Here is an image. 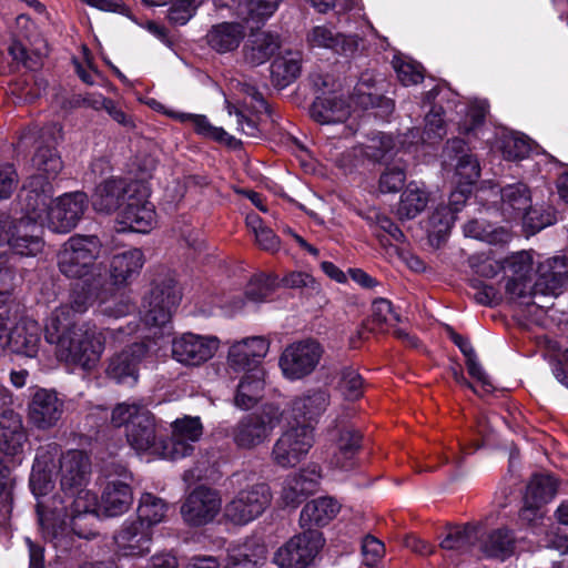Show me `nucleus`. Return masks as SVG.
Wrapping results in <instances>:
<instances>
[{
    "label": "nucleus",
    "instance_id": "obj_11",
    "mask_svg": "<svg viewBox=\"0 0 568 568\" xmlns=\"http://www.w3.org/2000/svg\"><path fill=\"white\" fill-rule=\"evenodd\" d=\"M271 504L270 488L255 484L240 490L225 506V516L236 525H245L261 516Z\"/></svg>",
    "mask_w": 568,
    "mask_h": 568
},
{
    "label": "nucleus",
    "instance_id": "obj_7",
    "mask_svg": "<svg viewBox=\"0 0 568 568\" xmlns=\"http://www.w3.org/2000/svg\"><path fill=\"white\" fill-rule=\"evenodd\" d=\"M324 354L323 346L315 339L306 338L287 345L280 356L282 374L290 381L311 375Z\"/></svg>",
    "mask_w": 568,
    "mask_h": 568
},
{
    "label": "nucleus",
    "instance_id": "obj_60",
    "mask_svg": "<svg viewBox=\"0 0 568 568\" xmlns=\"http://www.w3.org/2000/svg\"><path fill=\"white\" fill-rule=\"evenodd\" d=\"M373 322L383 328L398 322V315L393 310L392 303L385 298L375 300L372 306Z\"/></svg>",
    "mask_w": 568,
    "mask_h": 568
},
{
    "label": "nucleus",
    "instance_id": "obj_10",
    "mask_svg": "<svg viewBox=\"0 0 568 568\" xmlns=\"http://www.w3.org/2000/svg\"><path fill=\"white\" fill-rule=\"evenodd\" d=\"M361 447V435L345 426L329 433L325 464L333 473H345L357 465V453Z\"/></svg>",
    "mask_w": 568,
    "mask_h": 568
},
{
    "label": "nucleus",
    "instance_id": "obj_22",
    "mask_svg": "<svg viewBox=\"0 0 568 568\" xmlns=\"http://www.w3.org/2000/svg\"><path fill=\"white\" fill-rule=\"evenodd\" d=\"M131 480V474L122 468L119 478L108 481L101 496V514L114 517L122 515L130 508L133 500L130 487Z\"/></svg>",
    "mask_w": 568,
    "mask_h": 568
},
{
    "label": "nucleus",
    "instance_id": "obj_19",
    "mask_svg": "<svg viewBox=\"0 0 568 568\" xmlns=\"http://www.w3.org/2000/svg\"><path fill=\"white\" fill-rule=\"evenodd\" d=\"M535 294L558 296L568 282V258L546 257L537 263Z\"/></svg>",
    "mask_w": 568,
    "mask_h": 568
},
{
    "label": "nucleus",
    "instance_id": "obj_3",
    "mask_svg": "<svg viewBox=\"0 0 568 568\" xmlns=\"http://www.w3.org/2000/svg\"><path fill=\"white\" fill-rule=\"evenodd\" d=\"M63 494L65 498L60 501L61 506L55 505V498L39 499L37 513L44 537L49 538L57 549L68 551L72 548L73 537L64 534L62 528L58 531L54 524H64L65 518H69L73 535L90 539L95 535L93 525L101 510L95 494L87 487Z\"/></svg>",
    "mask_w": 568,
    "mask_h": 568
},
{
    "label": "nucleus",
    "instance_id": "obj_13",
    "mask_svg": "<svg viewBox=\"0 0 568 568\" xmlns=\"http://www.w3.org/2000/svg\"><path fill=\"white\" fill-rule=\"evenodd\" d=\"M219 348L213 336L184 333L172 341L173 358L186 366H199L212 358Z\"/></svg>",
    "mask_w": 568,
    "mask_h": 568
},
{
    "label": "nucleus",
    "instance_id": "obj_53",
    "mask_svg": "<svg viewBox=\"0 0 568 568\" xmlns=\"http://www.w3.org/2000/svg\"><path fill=\"white\" fill-rule=\"evenodd\" d=\"M503 155L507 160H520L530 152L529 140L519 133H510L501 141Z\"/></svg>",
    "mask_w": 568,
    "mask_h": 568
},
{
    "label": "nucleus",
    "instance_id": "obj_52",
    "mask_svg": "<svg viewBox=\"0 0 568 568\" xmlns=\"http://www.w3.org/2000/svg\"><path fill=\"white\" fill-rule=\"evenodd\" d=\"M393 67L402 84L408 87L419 83L424 79L422 67L402 57H394Z\"/></svg>",
    "mask_w": 568,
    "mask_h": 568
},
{
    "label": "nucleus",
    "instance_id": "obj_50",
    "mask_svg": "<svg viewBox=\"0 0 568 568\" xmlns=\"http://www.w3.org/2000/svg\"><path fill=\"white\" fill-rule=\"evenodd\" d=\"M520 217L523 219L524 226L530 234H535L556 222L555 213L550 209L544 210L529 206Z\"/></svg>",
    "mask_w": 568,
    "mask_h": 568
},
{
    "label": "nucleus",
    "instance_id": "obj_51",
    "mask_svg": "<svg viewBox=\"0 0 568 568\" xmlns=\"http://www.w3.org/2000/svg\"><path fill=\"white\" fill-rule=\"evenodd\" d=\"M337 388L346 399H357L363 394V378L355 369L343 368L339 373Z\"/></svg>",
    "mask_w": 568,
    "mask_h": 568
},
{
    "label": "nucleus",
    "instance_id": "obj_33",
    "mask_svg": "<svg viewBox=\"0 0 568 568\" xmlns=\"http://www.w3.org/2000/svg\"><path fill=\"white\" fill-rule=\"evenodd\" d=\"M244 36L245 29L241 23L222 22L213 26L206 38L209 45L213 50L225 53L239 48Z\"/></svg>",
    "mask_w": 568,
    "mask_h": 568
},
{
    "label": "nucleus",
    "instance_id": "obj_56",
    "mask_svg": "<svg viewBox=\"0 0 568 568\" xmlns=\"http://www.w3.org/2000/svg\"><path fill=\"white\" fill-rule=\"evenodd\" d=\"M480 168L478 160L471 154H463L458 158L456 164V175L459 178L458 183L470 185L479 178Z\"/></svg>",
    "mask_w": 568,
    "mask_h": 568
},
{
    "label": "nucleus",
    "instance_id": "obj_21",
    "mask_svg": "<svg viewBox=\"0 0 568 568\" xmlns=\"http://www.w3.org/2000/svg\"><path fill=\"white\" fill-rule=\"evenodd\" d=\"M120 222L133 232H150L156 224L154 204L146 199L144 192L130 193L125 206L120 212Z\"/></svg>",
    "mask_w": 568,
    "mask_h": 568
},
{
    "label": "nucleus",
    "instance_id": "obj_1",
    "mask_svg": "<svg viewBox=\"0 0 568 568\" xmlns=\"http://www.w3.org/2000/svg\"><path fill=\"white\" fill-rule=\"evenodd\" d=\"M102 274L93 280H82L70 292L68 302L57 307L45 324V339L54 345L59 361L79 366L84 371L94 369L105 349L108 337L123 342L134 333L138 324L130 323L126 331L102 329L91 322H77L97 302V293L102 288Z\"/></svg>",
    "mask_w": 568,
    "mask_h": 568
},
{
    "label": "nucleus",
    "instance_id": "obj_28",
    "mask_svg": "<svg viewBox=\"0 0 568 568\" xmlns=\"http://www.w3.org/2000/svg\"><path fill=\"white\" fill-rule=\"evenodd\" d=\"M152 531L141 523L125 521L115 536L118 548L125 556H143L150 551Z\"/></svg>",
    "mask_w": 568,
    "mask_h": 568
},
{
    "label": "nucleus",
    "instance_id": "obj_2",
    "mask_svg": "<svg viewBox=\"0 0 568 568\" xmlns=\"http://www.w3.org/2000/svg\"><path fill=\"white\" fill-rule=\"evenodd\" d=\"M53 187L41 175L32 176L24 187L23 210L26 217L18 222L0 221V243L20 255H36L41 250L38 224L55 233H68L82 217L88 197L83 192L65 193L52 200Z\"/></svg>",
    "mask_w": 568,
    "mask_h": 568
},
{
    "label": "nucleus",
    "instance_id": "obj_34",
    "mask_svg": "<svg viewBox=\"0 0 568 568\" xmlns=\"http://www.w3.org/2000/svg\"><path fill=\"white\" fill-rule=\"evenodd\" d=\"M144 264V255L139 248H131L113 255L110 274L114 284H125L139 275Z\"/></svg>",
    "mask_w": 568,
    "mask_h": 568
},
{
    "label": "nucleus",
    "instance_id": "obj_6",
    "mask_svg": "<svg viewBox=\"0 0 568 568\" xmlns=\"http://www.w3.org/2000/svg\"><path fill=\"white\" fill-rule=\"evenodd\" d=\"M278 407L265 405L260 412L245 415L231 429V437L240 449H254L265 443L278 425Z\"/></svg>",
    "mask_w": 568,
    "mask_h": 568
},
{
    "label": "nucleus",
    "instance_id": "obj_27",
    "mask_svg": "<svg viewBox=\"0 0 568 568\" xmlns=\"http://www.w3.org/2000/svg\"><path fill=\"white\" fill-rule=\"evenodd\" d=\"M41 326L29 317L21 318L9 334V347L27 357L37 356L41 345Z\"/></svg>",
    "mask_w": 568,
    "mask_h": 568
},
{
    "label": "nucleus",
    "instance_id": "obj_4",
    "mask_svg": "<svg viewBox=\"0 0 568 568\" xmlns=\"http://www.w3.org/2000/svg\"><path fill=\"white\" fill-rule=\"evenodd\" d=\"M180 301L181 291L174 280L165 278L153 284L143 304V322L150 331L148 337L161 338L171 334V316Z\"/></svg>",
    "mask_w": 568,
    "mask_h": 568
},
{
    "label": "nucleus",
    "instance_id": "obj_39",
    "mask_svg": "<svg viewBox=\"0 0 568 568\" xmlns=\"http://www.w3.org/2000/svg\"><path fill=\"white\" fill-rule=\"evenodd\" d=\"M302 55L300 52H286L278 55L271 64L272 81L276 87L284 88L293 82L301 72Z\"/></svg>",
    "mask_w": 568,
    "mask_h": 568
},
{
    "label": "nucleus",
    "instance_id": "obj_17",
    "mask_svg": "<svg viewBox=\"0 0 568 568\" xmlns=\"http://www.w3.org/2000/svg\"><path fill=\"white\" fill-rule=\"evenodd\" d=\"M55 469L62 491H74L89 484L91 462L82 450L72 449L60 455Z\"/></svg>",
    "mask_w": 568,
    "mask_h": 568
},
{
    "label": "nucleus",
    "instance_id": "obj_47",
    "mask_svg": "<svg viewBox=\"0 0 568 568\" xmlns=\"http://www.w3.org/2000/svg\"><path fill=\"white\" fill-rule=\"evenodd\" d=\"M281 0H239L237 14L243 19L264 20L273 16Z\"/></svg>",
    "mask_w": 568,
    "mask_h": 568
},
{
    "label": "nucleus",
    "instance_id": "obj_49",
    "mask_svg": "<svg viewBox=\"0 0 568 568\" xmlns=\"http://www.w3.org/2000/svg\"><path fill=\"white\" fill-rule=\"evenodd\" d=\"M505 271L509 273L508 280H530L532 256L529 252H517L505 258Z\"/></svg>",
    "mask_w": 568,
    "mask_h": 568
},
{
    "label": "nucleus",
    "instance_id": "obj_25",
    "mask_svg": "<svg viewBox=\"0 0 568 568\" xmlns=\"http://www.w3.org/2000/svg\"><path fill=\"white\" fill-rule=\"evenodd\" d=\"M351 114L352 104L339 92L316 98L311 108L312 119L320 124L343 123Z\"/></svg>",
    "mask_w": 568,
    "mask_h": 568
},
{
    "label": "nucleus",
    "instance_id": "obj_14",
    "mask_svg": "<svg viewBox=\"0 0 568 568\" xmlns=\"http://www.w3.org/2000/svg\"><path fill=\"white\" fill-rule=\"evenodd\" d=\"M222 500L219 493L205 486L195 488L181 506L185 523L202 526L212 521L221 510Z\"/></svg>",
    "mask_w": 568,
    "mask_h": 568
},
{
    "label": "nucleus",
    "instance_id": "obj_42",
    "mask_svg": "<svg viewBox=\"0 0 568 568\" xmlns=\"http://www.w3.org/2000/svg\"><path fill=\"white\" fill-rule=\"evenodd\" d=\"M464 234L489 244H504L510 240L508 230L493 226L484 220H473L464 225Z\"/></svg>",
    "mask_w": 568,
    "mask_h": 568
},
{
    "label": "nucleus",
    "instance_id": "obj_24",
    "mask_svg": "<svg viewBox=\"0 0 568 568\" xmlns=\"http://www.w3.org/2000/svg\"><path fill=\"white\" fill-rule=\"evenodd\" d=\"M131 191V185L124 180L106 179L97 185L92 195V205L100 213H113L126 203Z\"/></svg>",
    "mask_w": 568,
    "mask_h": 568
},
{
    "label": "nucleus",
    "instance_id": "obj_12",
    "mask_svg": "<svg viewBox=\"0 0 568 568\" xmlns=\"http://www.w3.org/2000/svg\"><path fill=\"white\" fill-rule=\"evenodd\" d=\"M203 435L199 416H183L171 424V438L164 442L163 459L179 460L190 456Z\"/></svg>",
    "mask_w": 568,
    "mask_h": 568
},
{
    "label": "nucleus",
    "instance_id": "obj_46",
    "mask_svg": "<svg viewBox=\"0 0 568 568\" xmlns=\"http://www.w3.org/2000/svg\"><path fill=\"white\" fill-rule=\"evenodd\" d=\"M33 166L41 173L47 174V179H54L62 170L63 163L54 148L40 146L38 148L33 159Z\"/></svg>",
    "mask_w": 568,
    "mask_h": 568
},
{
    "label": "nucleus",
    "instance_id": "obj_44",
    "mask_svg": "<svg viewBox=\"0 0 568 568\" xmlns=\"http://www.w3.org/2000/svg\"><path fill=\"white\" fill-rule=\"evenodd\" d=\"M557 493V480L550 475H536L527 486L526 501L544 505L549 503Z\"/></svg>",
    "mask_w": 568,
    "mask_h": 568
},
{
    "label": "nucleus",
    "instance_id": "obj_9",
    "mask_svg": "<svg viewBox=\"0 0 568 568\" xmlns=\"http://www.w3.org/2000/svg\"><path fill=\"white\" fill-rule=\"evenodd\" d=\"M323 544L322 534L308 529L280 547L274 554L273 562L278 568H305L313 562Z\"/></svg>",
    "mask_w": 568,
    "mask_h": 568
},
{
    "label": "nucleus",
    "instance_id": "obj_61",
    "mask_svg": "<svg viewBox=\"0 0 568 568\" xmlns=\"http://www.w3.org/2000/svg\"><path fill=\"white\" fill-rule=\"evenodd\" d=\"M204 0H176L169 12V19L175 24H185Z\"/></svg>",
    "mask_w": 568,
    "mask_h": 568
},
{
    "label": "nucleus",
    "instance_id": "obj_30",
    "mask_svg": "<svg viewBox=\"0 0 568 568\" xmlns=\"http://www.w3.org/2000/svg\"><path fill=\"white\" fill-rule=\"evenodd\" d=\"M320 478V470L315 465L287 477L282 490L283 503L286 506L295 507L303 495L315 490Z\"/></svg>",
    "mask_w": 568,
    "mask_h": 568
},
{
    "label": "nucleus",
    "instance_id": "obj_38",
    "mask_svg": "<svg viewBox=\"0 0 568 568\" xmlns=\"http://www.w3.org/2000/svg\"><path fill=\"white\" fill-rule=\"evenodd\" d=\"M501 211L506 219L520 217L530 206V192L523 183L507 185L500 190Z\"/></svg>",
    "mask_w": 568,
    "mask_h": 568
},
{
    "label": "nucleus",
    "instance_id": "obj_45",
    "mask_svg": "<svg viewBox=\"0 0 568 568\" xmlns=\"http://www.w3.org/2000/svg\"><path fill=\"white\" fill-rule=\"evenodd\" d=\"M477 538L478 532L474 526L454 527L448 530L440 542V547L445 550L466 551L474 545Z\"/></svg>",
    "mask_w": 568,
    "mask_h": 568
},
{
    "label": "nucleus",
    "instance_id": "obj_23",
    "mask_svg": "<svg viewBox=\"0 0 568 568\" xmlns=\"http://www.w3.org/2000/svg\"><path fill=\"white\" fill-rule=\"evenodd\" d=\"M58 455L59 449L55 444L41 447L37 453L30 476V487L38 499L45 497L53 488L52 474L57 468L54 459Z\"/></svg>",
    "mask_w": 568,
    "mask_h": 568
},
{
    "label": "nucleus",
    "instance_id": "obj_48",
    "mask_svg": "<svg viewBox=\"0 0 568 568\" xmlns=\"http://www.w3.org/2000/svg\"><path fill=\"white\" fill-rule=\"evenodd\" d=\"M182 121H190L195 131L206 138L233 145L236 142L235 138L231 136L224 129L213 126L206 116L199 114H183L181 115Z\"/></svg>",
    "mask_w": 568,
    "mask_h": 568
},
{
    "label": "nucleus",
    "instance_id": "obj_29",
    "mask_svg": "<svg viewBox=\"0 0 568 568\" xmlns=\"http://www.w3.org/2000/svg\"><path fill=\"white\" fill-rule=\"evenodd\" d=\"M26 439L21 416L12 409H4L0 415V449L14 456L21 452Z\"/></svg>",
    "mask_w": 568,
    "mask_h": 568
},
{
    "label": "nucleus",
    "instance_id": "obj_62",
    "mask_svg": "<svg viewBox=\"0 0 568 568\" xmlns=\"http://www.w3.org/2000/svg\"><path fill=\"white\" fill-rule=\"evenodd\" d=\"M385 555V545L372 535L362 541V556L366 566H376Z\"/></svg>",
    "mask_w": 568,
    "mask_h": 568
},
{
    "label": "nucleus",
    "instance_id": "obj_31",
    "mask_svg": "<svg viewBox=\"0 0 568 568\" xmlns=\"http://www.w3.org/2000/svg\"><path fill=\"white\" fill-rule=\"evenodd\" d=\"M265 559V546L256 540H247L229 548L223 568H260Z\"/></svg>",
    "mask_w": 568,
    "mask_h": 568
},
{
    "label": "nucleus",
    "instance_id": "obj_18",
    "mask_svg": "<svg viewBox=\"0 0 568 568\" xmlns=\"http://www.w3.org/2000/svg\"><path fill=\"white\" fill-rule=\"evenodd\" d=\"M63 409V400L55 392L41 388L33 394L28 404V419L38 429H50L58 424Z\"/></svg>",
    "mask_w": 568,
    "mask_h": 568
},
{
    "label": "nucleus",
    "instance_id": "obj_16",
    "mask_svg": "<svg viewBox=\"0 0 568 568\" xmlns=\"http://www.w3.org/2000/svg\"><path fill=\"white\" fill-rule=\"evenodd\" d=\"M145 343H133L110 357L106 375L119 384L133 385L139 378L141 363L146 358Z\"/></svg>",
    "mask_w": 568,
    "mask_h": 568
},
{
    "label": "nucleus",
    "instance_id": "obj_58",
    "mask_svg": "<svg viewBox=\"0 0 568 568\" xmlns=\"http://www.w3.org/2000/svg\"><path fill=\"white\" fill-rule=\"evenodd\" d=\"M406 180L405 170L402 166H388L379 178V190L383 193H395L402 189Z\"/></svg>",
    "mask_w": 568,
    "mask_h": 568
},
{
    "label": "nucleus",
    "instance_id": "obj_57",
    "mask_svg": "<svg viewBox=\"0 0 568 568\" xmlns=\"http://www.w3.org/2000/svg\"><path fill=\"white\" fill-rule=\"evenodd\" d=\"M145 410L144 407L136 404L121 403L113 408L111 423L115 427L125 426L128 432L129 425L132 424L133 419H138V415H141L142 412Z\"/></svg>",
    "mask_w": 568,
    "mask_h": 568
},
{
    "label": "nucleus",
    "instance_id": "obj_54",
    "mask_svg": "<svg viewBox=\"0 0 568 568\" xmlns=\"http://www.w3.org/2000/svg\"><path fill=\"white\" fill-rule=\"evenodd\" d=\"M394 148L395 142L392 135L378 133L369 139L368 143L363 149V153L372 160L381 161L384 160Z\"/></svg>",
    "mask_w": 568,
    "mask_h": 568
},
{
    "label": "nucleus",
    "instance_id": "obj_55",
    "mask_svg": "<svg viewBox=\"0 0 568 568\" xmlns=\"http://www.w3.org/2000/svg\"><path fill=\"white\" fill-rule=\"evenodd\" d=\"M275 278L271 275L258 274L254 276L247 287L246 297L252 302H263L273 291Z\"/></svg>",
    "mask_w": 568,
    "mask_h": 568
},
{
    "label": "nucleus",
    "instance_id": "obj_35",
    "mask_svg": "<svg viewBox=\"0 0 568 568\" xmlns=\"http://www.w3.org/2000/svg\"><path fill=\"white\" fill-rule=\"evenodd\" d=\"M280 48L278 37L266 31L252 33L244 47V54L247 62L262 64L266 62Z\"/></svg>",
    "mask_w": 568,
    "mask_h": 568
},
{
    "label": "nucleus",
    "instance_id": "obj_41",
    "mask_svg": "<svg viewBox=\"0 0 568 568\" xmlns=\"http://www.w3.org/2000/svg\"><path fill=\"white\" fill-rule=\"evenodd\" d=\"M515 538L506 528L491 530L480 544L481 551L488 557L499 558L501 560L514 554Z\"/></svg>",
    "mask_w": 568,
    "mask_h": 568
},
{
    "label": "nucleus",
    "instance_id": "obj_37",
    "mask_svg": "<svg viewBox=\"0 0 568 568\" xmlns=\"http://www.w3.org/2000/svg\"><path fill=\"white\" fill-rule=\"evenodd\" d=\"M338 510V503L331 497L313 499L303 507L301 524L304 527L324 526L337 515Z\"/></svg>",
    "mask_w": 568,
    "mask_h": 568
},
{
    "label": "nucleus",
    "instance_id": "obj_64",
    "mask_svg": "<svg viewBox=\"0 0 568 568\" xmlns=\"http://www.w3.org/2000/svg\"><path fill=\"white\" fill-rule=\"evenodd\" d=\"M454 222L455 214L445 205L437 206L429 219L430 227L438 236L447 234Z\"/></svg>",
    "mask_w": 568,
    "mask_h": 568
},
{
    "label": "nucleus",
    "instance_id": "obj_5",
    "mask_svg": "<svg viewBox=\"0 0 568 568\" xmlns=\"http://www.w3.org/2000/svg\"><path fill=\"white\" fill-rule=\"evenodd\" d=\"M99 240L95 236H73L65 242L58 255V265L65 276L93 280L102 274L94 263L99 254Z\"/></svg>",
    "mask_w": 568,
    "mask_h": 568
},
{
    "label": "nucleus",
    "instance_id": "obj_15",
    "mask_svg": "<svg viewBox=\"0 0 568 568\" xmlns=\"http://www.w3.org/2000/svg\"><path fill=\"white\" fill-rule=\"evenodd\" d=\"M270 351V342L263 336H251L234 342L227 353V366L236 373L263 368L262 359Z\"/></svg>",
    "mask_w": 568,
    "mask_h": 568
},
{
    "label": "nucleus",
    "instance_id": "obj_26",
    "mask_svg": "<svg viewBox=\"0 0 568 568\" xmlns=\"http://www.w3.org/2000/svg\"><path fill=\"white\" fill-rule=\"evenodd\" d=\"M329 404V395L324 389H313L293 399L290 408V417L297 425L313 422L326 410Z\"/></svg>",
    "mask_w": 568,
    "mask_h": 568
},
{
    "label": "nucleus",
    "instance_id": "obj_63",
    "mask_svg": "<svg viewBox=\"0 0 568 568\" xmlns=\"http://www.w3.org/2000/svg\"><path fill=\"white\" fill-rule=\"evenodd\" d=\"M375 84V78L373 73L365 72L361 75L354 90V102L361 108H367L374 103L373 93L371 89Z\"/></svg>",
    "mask_w": 568,
    "mask_h": 568
},
{
    "label": "nucleus",
    "instance_id": "obj_20",
    "mask_svg": "<svg viewBox=\"0 0 568 568\" xmlns=\"http://www.w3.org/2000/svg\"><path fill=\"white\" fill-rule=\"evenodd\" d=\"M129 444L138 453H145L154 458H163L164 442H156L155 422L151 413L146 409L133 419L126 432Z\"/></svg>",
    "mask_w": 568,
    "mask_h": 568
},
{
    "label": "nucleus",
    "instance_id": "obj_40",
    "mask_svg": "<svg viewBox=\"0 0 568 568\" xmlns=\"http://www.w3.org/2000/svg\"><path fill=\"white\" fill-rule=\"evenodd\" d=\"M97 303L98 312L110 318H120L132 310V305L126 298L115 296L114 290L108 285L104 277H102V288L97 293Z\"/></svg>",
    "mask_w": 568,
    "mask_h": 568
},
{
    "label": "nucleus",
    "instance_id": "obj_59",
    "mask_svg": "<svg viewBox=\"0 0 568 568\" xmlns=\"http://www.w3.org/2000/svg\"><path fill=\"white\" fill-rule=\"evenodd\" d=\"M336 36L332 27L315 26L307 33V43L312 48L333 50L336 45Z\"/></svg>",
    "mask_w": 568,
    "mask_h": 568
},
{
    "label": "nucleus",
    "instance_id": "obj_43",
    "mask_svg": "<svg viewBox=\"0 0 568 568\" xmlns=\"http://www.w3.org/2000/svg\"><path fill=\"white\" fill-rule=\"evenodd\" d=\"M165 513L166 504L164 500L150 493H145L140 499L136 521L151 530L152 526L164 519Z\"/></svg>",
    "mask_w": 568,
    "mask_h": 568
},
{
    "label": "nucleus",
    "instance_id": "obj_32",
    "mask_svg": "<svg viewBox=\"0 0 568 568\" xmlns=\"http://www.w3.org/2000/svg\"><path fill=\"white\" fill-rule=\"evenodd\" d=\"M265 386L264 368H254L244 373L234 397L235 405L241 409H251L263 396Z\"/></svg>",
    "mask_w": 568,
    "mask_h": 568
},
{
    "label": "nucleus",
    "instance_id": "obj_8",
    "mask_svg": "<svg viewBox=\"0 0 568 568\" xmlns=\"http://www.w3.org/2000/svg\"><path fill=\"white\" fill-rule=\"evenodd\" d=\"M314 444V427L308 424L292 425L276 439L272 458L282 467H294Z\"/></svg>",
    "mask_w": 568,
    "mask_h": 568
},
{
    "label": "nucleus",
    "instance_id": "obj_36",
    "mask_svg": "<svg viewBox=\"0 0 568 568\" xmlns=\"http://www.w3.org/2000/svg\"><path fill=\"white\" fill-rule=\"evenodd\" d=\"M428 200L425 187L412 182L402 193L395 213L400 221L413 220L426 209Z\"/></svg>",
    "mask_w": 568,
    "mask_h": 568
}]
</instances>
